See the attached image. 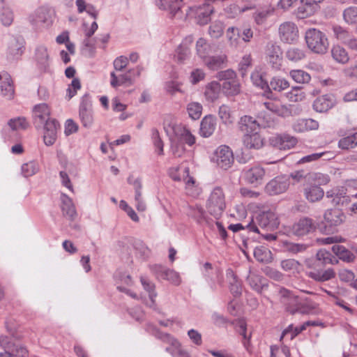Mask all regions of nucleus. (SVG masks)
I'll use <instances>...</instances> for the list:
<instances>
[{"label": "nucleus", "instance_id": "nucleus-56", "mask_svg": "<svg viewBox=\"0 0 357 357\" xmlns=\"http://www.w3.org/2000/svg\"><path fill=\"white\" fill-rule=\"evenodd\" d=\"M140 282L142 285L143 286L144 290H146L149 293V298L151 299V302L154 303V299L157 296V294L155 291V286L154 283L150 281L146 277L141 276Z\"/></svg>", "mask_w": 357, "mask_h": 357}, {"label": "nucleus", "instance_id": "nucleus-45", "mask_svg": "<svg viewBox=\"0 0 357 357\" xmlns=\"http://www.w3.org/2000/svg\"><path fill=\"white\" fill-rule=\"evenodd\" d=\"M226 37L231 47H238L240 44V29L236 26L229 27L226 31Z\"/></svg>", "mask_w": 357, "mask_h": 357}, {"label": "nucleus", "instance_id": "nucleus-15", "mask_svg": "<svg viewBox=\"0 0 357 357\" xmlns=\"http://www.w3.org/2000/svg\"><path fill=\"white\" fill-rule=\"evenodd\" d=\"M314 221L307 217L302 218L296 222L291 227V232L297 236H303L312 233L316 229Z\"/></svg>", "mask_w": 357, "mask_h": 357}, {"label": "nucleus", "instance_id": "nucleus-16", "mask_svg": "<svg viewBox=\"0 0 357 357\" xmlns=\"http://www.w3.org/2000/svg\"><path fill=\"white\" fill-rule=\"evenodd\" d=\"M266 109L278 116L285 117L291 115L290 108L282 104L278 98L268 99L261 104Z\"/></svg>", "mask_w": 357, "mask_h": 357}, {"label": "nucleus", "instance_id": "nucleus-60", "mask_svg": "<svg viewBox=\"0 0 357 357\" xmlns=\"http://www.w3.org/2000/svg\"><path fill=\"white\" fill-rule=\"evenodd\" d=\"M287 98L291 102L302 101L305 98V93L299 86L293 87L286 93Z\"/></svg>", "mask_w": 357, "mask_h": 357}, {"label": "nucleus", "instance_id": "nucleus-58", "mask_svg": "<svg viewBox=\"0 0 357 357\" xmlns=\"http://www.w3.org/2000/svg\"><path fill=\"white\" fill-rule=\"evenodd\" d=\"M8 125L11 130L18 131L25 130L28 127L29 123L24 117L20 116L11 119L8 122Z\"/></svg>", "mask_w": 357, "mask_h": 357}, {"label": "nucleus", "instance_id": "nucleus-9", "mask_svg": "<svg viewBox=\"0 0 357 357\" xmlns=\"http://www.w3.org/2000/svg\"><path fill=\"white\" fill-rule=\"evenodd\" d=\"M213 161L224 169L229 168L234 162L233 153L227 146H219L214 152Z\"/></svg>", "mask_w": 357, "mask_h": 357}, {"label": "nucleus", "instance_id": "nucleus-46", "mask_svg": "<svg viewBox=\"0 0 357 357\" xmlns=\"http://www.w3.org/2000/svg\"><path fill=\"white\" fill-rule=\"evenodd\" d=\"M218 116L225 124H231L235 120V117L230 107L227 105H222L219 107Z\"/></svg>", "mask_w": 357, "mask_h": 357}, {"label": "nucleus", "instance_id": "nucleus-53", "mask_svg": "<svg viewBox=\"0 0 357 357\" xmlns=\"http://www.w3.org/2000/svg\"><path fill=\"white\" fill-rule=\"evenodd\" d=\"M289 75L294 82L299 84L308 83L311 79V76L303 70H292Z\"/></svg>", "mask_w": 357, "mask_h": 357}, {"label": "nucleus", "instance_id": "nucleus-20", "mask_svg": "<svg viewBox=\"0 0 357 357\" xmlns=\"http://www.w3.org/2000/svg\"><path fill=\"white\" fill-rule=\"evenodd\" d=\"M59 122L55 119L47 121L44 126L43 142L46 146H52L57 138Z\"/></svg>", "mask_w": 357, "mask_h": 357}, {"label": "nucleus", "instance_id": "nucleus-21", "mask_svg": "<svg viewBox=\"0 0 357 357\" xmlns=\"http://www.w3.org/2000/svg\"><path fill=\"white\" fill-rule=\"evenodd\" d=\"M153 271L158 278L168 280L172 284L178 286L181 282V278L178 272L174 270L163 268L155 265L153 267Z\"/></svg>", "mask_w": 357, "mask_h": 357}, {"label": "nucleus", "instance_id": "nucleus-8", "mask_svg": "<svg viewBox=\"0 0 357 357\" xmlns=\"http://www.w3.org/2000/svg\"><path fill=\"white\" fill-rule=\"evenodd\" d=\"M290 185L288 176H278L271 180L265 186V191L269 195H277L285 192Z\"/></svg>", "mask_w": 357, "mask_h": 357}, {"label": "nucleus", "instance_id": "nucleus-41", "mask_svg": "<svg viewBox=\"0 0 357 357\" xmlns=\"http://www.w3.org/2000/svg\"><path fill=\"white\" fill-rule=\"evenodd\" d=\"M0 20L4 26H10L13 22V13L4 0H1Z\"/></svg>", "mask_w": 357, "mask_h": 357}, {"label": "nucleus", "instance_id": "nucleus-38", "mask_svg": "<svg viewBox=\"0 0 357 357\" xmlns=\"http://www.w3.org/2000/svg\"><path fill=\"white\" fill-rule=\"evenodd\" d=\"M176 75H173L172 79L165 82L164 84L165 92L171 96H175L176 93L182 94L185 93L182 88L183 85V82L176 80Z\"/></svg>", "mask_w": 357, "mask_h": 357}, {"label": "nucleus", "instance_id": "nucleus-4", "mask_svg": "<svg viewBox=\"0 0 357 357\" xmlns=\"http://www.w3.org/2000/svg\"><path fill=\"white\" fill-rule=\"evenodd\" d=\"M143 70L144 67L142 65H137L125 73L116 74L115 72H112L110 73V84L113 88L121 86H130L134 84L135 79L140 77Z\"/></svg>", "mask_w": 357, "mask_h": 357}, {"label": "nucleus", "instance_id": "nucleus-50", "mask_svg": "<svg viewBox=\"0 0 357 357\" xmlns=\"http://www.w3.org/2000/svg\"><path fill=\"white\" fill-rule=\"evenodd\" d=\"M188 215L194 218L198 223H202L206 220V212L204 208L198 205L190 206Z\"/></svg>", "mask_w": 357, "mask_h": 357}, {"label": "nucleus", "instance_id": "nucleus-52", "mask_svg": "<svg viewBox=\"0 0 357 357\" xmlns=\"http://www.w3.org/2000/svg\"><path fill=\"white\" fill-rule=\"evenodd\" d=\"M333 31L334 36L338 40L344 43L345 45H347V43L349 41V40L351 37V34L347 29H345L341 26H339V25L333 26Z\"/></svg>", "mask_w": 357, "mask_h": 357}, {"label": "nucleus", "instance_id": "nucleus-59", "mask_svg": "<svg viewBox=\"0 0 357 357\" xmlns=\"http://www.w3.org/2000/svg\"><path fill=\"white\" fill-rule=\"evenodd\" d=\"M22 173L25 177H29L36 174L39 170V165L35 161H29L22 165Z\"/></svg>", "mask_w": 357, "mask_h": 357}, {"label": "nucleus", "instance_id": "nucleus-48", "mask_svg": "<svg viewBox=\"0 0 357 357\" xmlns=\"http://www.w3.org/2000/svg\"><path fill=\"white\" fill-rule=\"evenodd\" d=\"M248 280L252 289L258 293H261L267 287L265 280L259 275H252L248 277Z\"/></svg>", "mask_w": 357, "mask_h": 357}, {"label": "nucleus", "instance_id": "nucleus-23", "mask_svg": "<svg viewBox=\"0 0 357 357\" xmlns=\"http://www.w3.org/2000/svg\"><path fill=\"white\" fill-rule=\"evenodd\" d=\"M53 12L47 7H39L29 17V21L34 24L43 23L50 24L52 23V15Z\"/></svg>", "mask_w": 357, "mask_h": 357}, {"label": "nucleus", "instance_id": "nucleus-17", "mask_svg": "<svg viewBox=\"0 0 357 357\" xmlns=\"http://www.w3.org/2000/svg\"><path fill=\"white\" fill-rule=\"evenodd\" d=\"M270 144L280 150L290 149L296 144V138L287 134L278 135L269 139Z\"/></svg>", "mask_w": 357, "mask_h": 357}, {"label": "nucleus", "instance_id": "nucleus-49", "mask_svg": "<svg viewBox=\"0 0 357 357\" xmlns=\"http://www.w3.org/2000/svg\"><path fill=\"white\" fill-rule=\"evenodd\" d=\"M344 21L349 25H356L357 26V7L350 6L344 10Z\"/></svg>", "mask_w": 357, "mask_h": 357}, {"label": "nucleus", "instance_id": "nucleus-30", "mask_svg": "<svg viewBox=\"0 0 357 357\" xmlns=\"http://www.w3.org/2000/svg\"><path fill=\"white\" fill-rule=\"evenodd\" d=\"M215 128V118L212 115L206 116L202 119L200 123V135L204 137H208L214 132Z\"/></svg>", "mask_w": 357, "mask_h": 357}, {"label": "nucleus", "instance_id": "nucleus-42", "mask_svg": "<svg viewBox=\"0 0 357 357\" xmlns=\"http://www.w3.org/2000/svg\"><path fill=\"white\" fill-rule=\"evenodd\" d=\"M204 62L209 69L218 70L224 67L227 62V56L225 54L208 56Z\"/></svg>", "mask_w": 357, "mask_h": 357}, {"label": "nucleus", "instance_id": "nucleus-24", "mask_svg": "<svg viewBox=\"0 0 357 357\" xmlns=\"http://www.w3.org/2000/svg\"><path fill=\"white\" fill-rule=\"evenodd\" d=\"M265 176V170L259 165H255L244 171L245 181L255 185L261 184Z\"/></svg>", "mask_w": 357, "mask_h": 357}, {"label": "nucleus", "instance_id": "nucleus-44", "mask_svg": "<svg viewBox=\"0 0 357 357\" xmlns=\"http://www.w3.org/2000/svg\"><path fill=\"white\" fill-rule=\"evenodd\" d=\"M211 52V45L206 39L200 38L196 43V52L199 58L205 60Z\"/></svg>", "mask_w": 357, "mask_h": 357}, {"label": "nucleus", "instance_id": "nucleus-28", "mask_svg": "<svg viewBox=\"0 0 357 357\" xmlns=\"http://www.w3.org/2000/svg\"><path fill=\"white\" fill-rule=\"evenodd\" d=\"M335 104L333 95H324L318 97L313 103V108L318 112H326L331 109Z\"/></svg>", "mask_w": 357, "mask_h": 357}, {"label": "nucleus", "instance_id": "nucleus-14", "mask_svg": "<svg viewBox=\"0 0 357 357\" xmlns=\"http://www.w3.org/2000/svg\"><path fill=\"white\" fill-rule=\"evenodd\" d=\"M278 31L281 40L286 43H293L298 38V27L292 22H285L281 24Z\"/></svg>", "mask_w": 357, "mask_h": 357}, {"label": "nucleus", "instance_id": "nucleus-63", "mask_svg": "<svg viewBox=\"0 0 357 357\" xmlns=\"http://www.w3.org/2000/svg\"><path fill=\"white\" fill-rule=\"evenodd\" d=\"M287 57L289 60L292 61H298L305 58V52L299 48L291 47L289 48L287 53Z\"/></svg>", "mask_w": 357, "mask_h": 357}, {"label": "nucleus", "instance_id": "nucleus-36", "mask_svg": "<svg viewBox=\"0 0 357 357\" xmlns=\"http://www.w3.org/2000/svg\"><path fill=\"white\" fill-rule=\"evenodd\" d=\"M135 188V206L139 212H144L146 210V204L142 197V185L139 179H135L132 183Z\"/></svg>", "mask_w": 357, "mask_h": 357}, {"label": "nucleus", "instance_id": "nucleus-57", "mask_svg": "<svg viewBox=\"0 0 357 357\" xmlns=\"http://www.w3.org/2000/svg\"><path fill=\"white\" fill-rule=\"evenodd\" d=\"M269 61L273 65H278L282 60V51L279 46L272 45L268 49Z\"/></svg>", "mask_w": 357, "mask_h": 357}, {"label": "nucleus", "instance_id": "nucleus-11", "mask_svg": "<svg viewBox=\"0 0 357 357\" xmlns=\"http://www.w3.org/2000/svg\"><path fill=\"white\" fill-rule=\"evenodd\" d=\"M155 5L161 10L166 11L171 18L181 17L183 0H153Z\"/></svg>", "mask_w": 357, "mask_h": 357}, {"label": "nucleus", "instance_id": "nucleus-3", "mask_svg": "<svg viewBox=\"0 0 357 357\" xmlns=\"http://www.w3.org/2000/svg\"><path fill=\"white\" fill-rule=\"evenodd\" d=\"M305 40L308 49L313 53L324 54L327 52L329 42L324 33L319 29L310 28L305 31Z\"/></svg>", "mask_w": 357, "mask_h": 357}, {"label": "nucleus", "instance_id": "nucleus-13", "mask_svg": "<svg viewBox=\"0 0 357 357\" xmlns=\"http://www.w3.org/2000/svg\"><path fill=\"white\" fill-rule=\"evenodd\" d=\"M325 230L333 231V229L340 225L345 219L344 213L337 208L327 210L324 215Z\"/></svg>", "mask_w": 357, "mask_h": 357}, {"label": "nucleus", "instance_id": "nucleus-62", "mask_svg": "<svg viewBox=\"0 0 357 357\" xmlns=\"http://www.w3.org/2000/svg\"><path fill=\"white\" fill-rule=\"evenodd\" d=\"M251 80L253 84L260 89H264L268 87V82L259 71L255 70L251 74Z\"/></svg>", "mask_w": 357, "mask_h": 357}, {"label": "nucleus", "instance_id": "nucleus-18", "mask_svg": "<svg viewBox=\"0 0 357 357\" xmlns=\"http://www.w3.org/2000/svg\"><path fill=\"white\" fill-rule=\"evenodd\" d=\"M161 338L165 342L170 344V347H167L165 350L173 357H190L189 354L182 349L180 342L173 336L164 334Z\"/></svg>", "mask_w": 357, "mask_h": 357}, {"label": "nucleus", "instance_id": "nucleus-39", "mask_svg": "<svg viewBox=\"0 0 357 357\" xmlns=\"http://www.w3.org/2000/svg\"><path fill=\"white\" fill-rule=\"evenodd\" d=\"M331 181L329 175L321 172H311L307 174L305 182L317 185H326Z\"/></svg>", "mask_w": 357, "mask_h": 357}, {"label": "nucleus", "instance_id": "nucleus-40", "mask_svg": "<svg viewBox=\"0 0 357 357\" xmlns=\"http://www.w3.org/2000/svg\"><path fill=\"white\" fill-rule=\"evenodd\" d=\"M333 59L339 63L346 64L349 61V56L347 50L342 46L333 45L331 49Z\"/></svg>", "mask_w": 357, "mask_h": 357}, {"label": "nucleus", "instance_id": "nucleus-1", "mask_svg": "<svg viewBox=\"0 0 357 357\" xmlns=\"http://www.w3.org/2000/svg\"><path fill=\"white\" fill-rule=\"evenodd\" d=\"M258 121L259 122L250 116H244L241 119V122L246 131L243 142L247 149H261L264 146V142L258 132L259 126L271 127L274 125V120L270 116L263 112L258 115Z\"/></svg>", "mask_w": 357, "mask_h": 357}, {"label": "nucleus", "instance_id": "nucleus-22", "mask_svg": "<svg viewBox=\"0 0 357 357\" xmlns=\"http://www.w3.org/2000/svg\"><path fill=\"white\" fill-rule=\"evenodd\" d=\"M33 60L38 68L45 70L50 65V56L45 45H38L34 50Z\"/></svg>", "mask_w": 357, "mask_h": 357}, {"label": "nucleus", "instance_id": "nucleus-37", "mask_svg": "<svg viewBox=\"0 0 357 357\" xmlns=\"http://www.w3.org/2000/svg\"><path fill=\"white\" fill-rule=\"evenodd\" d=\"M302 303L300 304L299 310L303 314H319L322 310L319 304L310 298H301Z\"/></svg>", "mask_w": 357, "mask_h": 357}, {"label": "nucleus", "instance_id": "nucleus-32", "mask_svg": "<svg viewBox=\"0 0 357 357\" xmlns=\"http://www.w3.org/2000/svg\"><path fill=\"white\" fill-rule=\"evenodd\" d=\"M347 189L344 187H337L326 192V197L331 199L333 204H343L347 201Z\"/></svg>", "mask_w": 357, "mask_h": 357}, {"label": "nucleus", "instance_id": "nucleus-2", "mask_svg": "<svg viewBox=\"0 0 357 357\" xmlns=\"http://www.w3.org/2000/svg\"><path fill=\"white\" fill-rule=\"evenodd\" d=\"M168 173L173 180L184 182L185 190L188 195L195 197L200 195L201 188L196 184L195 178L190 176L188 167L182 165L178 167H171Z\"/></svg>", "mask_w": 357, "mask_h": 357}, {"label": "nucleus", "instance_id": "nucleus-55", "mask_svg": "<svg viewBox=\"0 0 357 357\" xmlns=\"http://www.w3.org/2000/svg\"><path fill=\"white\" fill-rule=\"evenodd\" d=\"M357 146V132L353 135L342 138L338 142L339 148L349 149Z\"/></svg>", "mask_w": 357, "mask_h": 357}, {"label": "nucleus", "instance_id": "nucleus-54", "mask_svg": "<svg viewBox=\"0 0 357 357\" xmlns=\"http://www.w3.org/2000/svg\"><path fill=\"white\" fill-rule=\"evenodd\" d=\"M316 259L324 265L333 264L337 262V260L331 255V253L324 249L319 250L317 252Z\"/></svg>", "mask_w": 357, "mask_h": 357}, {"label": "nucleus", "instance_id": "nucleus-47", "mask_svg": "<svg viewBox=\"0 0 357 357\" xmlns=\"http://www.w3.org/2000/svg\"><path fill=\"white\" fill-rule=\"evenodd\" d=\"M289 87V82L284 78L274 77L270 81L268 88L272 90L280 92Z\"/></svg>", "mask_w": 357, "mask_h": 357}, {"label": "nucleus", "instance_id": "nucleus-61", "mask_svg": "<svg viewBox=\"0 0 357 357\" xmlns=\"http://www.w3.org/2000/svg\"><path fill=\"white\" fill-rule=\"evenodd\" d=\"M284 248L287 251L291 254H298L305 252L308 245L303 243H294L291 242H286L284 243Z\"/></svg>", "mask_w": 357, "mask_h": 357}, {"label": "nucleus", "instance_id": "nucleus-34", "mask_svg": "<svg viewBox=\"0 0 357 357\" xmlns=\"http://www.w3.org/2000/svg\"><path fill=\"white\" fill-rule=\"evenodd\" d=\"M172 130L177 137L189 146H192L195 143V136L186 127L182 125H176L172 127Z\"/></svg>", "mask_w": 357, "mask_h": 357}, {"label": "nucleus", "instance_id": "nucleus-27", "mask_svg": "<svg viewBox=\"0 0 357 357\" xmlns=\"http://www.w3.org/2000/svg\"><path fill=\"white\" fill-rule=\"evenodd\" d=\"M221 95V84L217 81L208 83L204 91V96L206 102L212 103L215 102Z\"/></svg>", "mask_w": 357, "mask_h": 357}, {"label": "nucleus", "instance_id": "nucleus-7", "mask_svg": "<svg viewBox=\"0 0 357 357\" xmlns=\"http://www.w3.org/2000/svg\"><path fill=\"white\" fill-rule=\"evenodd\" d=\"M213 7L208 3L189 8L187 17H195L197 24L205 25L211 21V15L213 13Z\"/></svg>", "mask_w": 357, "mask_h": 357}, {"label": "nucleus", "instance_id": "nucleus-64", "mask_svg": "<svg viewBox=\"0 0 357 357\" xmlns=\"http://www.w3.org/2000/svg\"><path fill=\"white\" fill-rule=\"evenodd\" d=\"M254 256L261 262H268L271 259V252L264 248H257L254 250Z\"/></svg>", "mask_w": 357, "mask_h": 357}, {"label": "nucleus", "instance_id": "nucleus-6", "mask_svg": "<svg viewBox=\"0 0 357 357\" xmlns=\"http://www.w3.org/2000/svg\"><path fill=\"white\" fill-rule=\"evenodd\" d=\"M217 77L220 80L224 81L221 87H222V91L227 96H236L240 93V83L234 70L220 71L218 73Z\"/></svg>", "mask_w": 357, "mask_h": 357}, {"label": "nucleus", "instance_id": "nucleus-29", "mask_svg": "<svg viewBox=\"0 0 357 357\" xmlns=\"http://www.w3.org/2000/svg\"><path fill=\"white\" fill-rule=\"evenodd\" d=\"M303 191L305 197L310 202L319 201L324 195V192L321 188L310 183L305 185Z\"/></svg>", "mask_w": 357, "mask_h": 357}, {"label": "nucleus", "instance_id": "nucleus-5", "mask_svg": "<svg viewBox=\"0 0 357 357\" xmlns=\"http://www.w3.org/2000/svg\"><path fill=\"white\" fill-rule=\"evenodd\" d=\"M206 208L209 213L218 218L226 208L225 195L220 187L214 188L206 202Z\"/></svg>", "mask_w": 357, "mask_h": 357}, {"label": "nucleus", "instance_id": "nucleus-33", "mask_svg": "<svg viewBox=\"0 0 357 357\" xmlns=\"http://www.w3.org/2000/svg\"><path fill=\"white\" fill-rule=\"evenodd\" d=\"M61 209L65 216L70 220H74L77 216V211L73 199L66 194H61Z\"/></svg>", "mask_w": 357, "mask_h": 357}, {"label": "nucleus", "instance_id": "nucleus-43", "mask_svg": "<svg viewBox=\"0 0 357 357\" xmlns=\"http://www.w3.org/2000/svg\"><path fill=\"white\" fill-rule=\"evenodd\" d=\"M332 250L334 254L344 261L351 262L355 259L354 255L343 245H334L332 247Z\"/></svg>", "mask_w": 357, "mask_h": 357}, {"label": "nucleus", "instance_id": "nucleus-25", "mask_svg": "<svg viewBox=\"0 0 357 357\" xmlns=\"http://www.w3.org/2000/svg\"><path fill=\"white\" fill-rule=\"evenodd\" d=\"M50 114V108L46 103L37 104L32 109L33 121L40 125L46 123L47 121L51 120Z\"/></svg>", "mask_w": 357, "mask_h": 357}, {"label": "nucleus", "instance_id": "nucleus-10", "mask_svg": "<svg viewBox=\"0 0 357 357\" xmlns=\"http://www.w3.org/2000/svg\"><path fill=\"white\" fill-rule=\"evenodd\" d=\"M79 118L85 128H90L93 123L92 104L87 95L82 98L79 107Z\"/></svg>", "mask_w": 357, "mask_h": 357}, {"label": "nucleus", "instance_id": "nucleus-12", "mask_svg": "<svg viewBox=\"0 0 357 357\" xmlns=\"http://www.w3.org/2000/svg\"><path fill=\"white\" fill-rule=\"evenodd\" d=\"M15 95V87L11 75L3 72L0 73V96L6 100H13Z\"/></svg>", "mask_w": 357, "mask_h": 357}, {"label": "nucleus", "instance_id": "nucleus-31", "mask_svg": "<svg viewBox=\"0 0 357 357\" xmlns=\"http://www.w3.org/2000/svg\"><path fill=\"white\" fill-rule=\"evenodd\" d=\"M226 276L229 283V289L234 296H238L242 293V284L232 269L228 268Z\"/></svg>", "mask_w": 357, "mask_h": 357}, {"label": "nucleus", "instance_id": "nucleus-35", "mask_svg": "<svg viewBox=\"0 0 357 357\" xmlns=\"http://www.w3.org/2000/svg\"><path fill=\"white\" fill-rule=\"evenodd\" d=\"M307 275L317 282L328 281L335 276V273L333 268H328L324 271L312 270L307 272Z\"/></svg>", "mask_w": 357, "mask_h": 357}, {"label": "nucleus", "instance_id": "nucleus-19", "mask_svg": "<svg viewBox=\"0 0 357 357\" xmlns=\"http://www.w3.org/2000/svg\"><path fill=\"white\" fill-rule=\"evenodd\" d=\"M257 222L259 227L268 230H273L278 227L279 221L275 212L272 211H264L257 217Z\"/></svg>", "mask_w": 357, "mask_h": 357}, {"label": "nucleus", "instance_id": "nucleus-26", "mask_svg": "<svg viewBox=\"0 0 357 357\" xmlns=\"http://www.w3.org/2000/svg\"><path fill=\"white\" fill-rule=\"evenodd\" d=\"M25 43L23 39L12 38L8 45L7 54L14 59H20L24 54Z\"/></svg>", "mask_w": 357, "mask_h": 357}, {"label": "nucleus", "instance_id": "nucleus-51", "mask_svg": "<svg viewBox=\"0 0 357 357\" xmlns=\"http://www.w3.org/2000/svg\"><path fill=\"white\" fill-rule=\"evenodd\" d=\"M186 110L190 118L197 120L202 115V105L197 102H191L187 105Z\"/></svg>", "mask_w": 357, "mask_h": 357}]
</instances>
